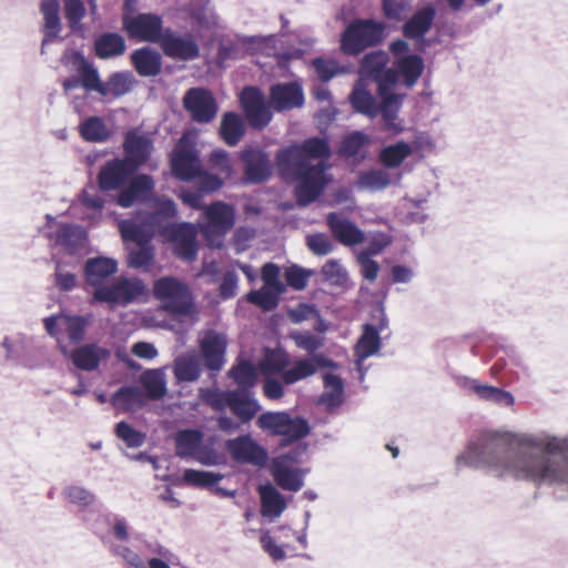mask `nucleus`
<instances>
[{"mask_svg":"<svg viewBox=\"0 0 568 568\" xmlns=\"http://www.w3.org/2000/svg\"><path fill=\"white\" fill-rule=\"evenodd\" d=\"M486 468L498 477H514L568 490V437L547 433L487 432L456 457V468Z\"/></svg>","mask_w":568,"mask_h":568,"instance_id":"1","label":"nucleus"},{"mask_svg":"<svg viewBox=\"0 0 568 568\" xmlns=\"http://www.w3.org/2000/svg\"><path fill=\"white\" fill-rule=\"evenodd\" d=\"M331 154L324 139L310 138L301 144H293L276 153L278 174L286 181L297 182V203L306 206L314 202L328 183L325 160Z\"/></svg>","mask_w":568,"mask_h":568,"instance_id":"2","label":"nucleus"},{"mask_svg":"<svg viewBox=\"0 0 568 568\" xmlns=\"http://www.w3.org/2000/svg\"><path fill=\"white\" fill-rule=\"evenodd\" d=\"M152 141L144 135L128 133L124 141L126 158L109 162V190L119 187L143 165L151 155Z\"/></svg>","mask_w":568,"mask_h":568,"instance_id":"3","label":"nucleus"},{"mask_svg":"<svg viewBox=\"0 0 568 568\" xmlns=\"http://www.w3.org/2000/svg\"><path fill=\"white\" fill-rule=\"evenodd\" d=\"M63 64L71 72L62 82L65 92L83 88L87 92L106 94V87L102 82L98 69L80 51L73 50L64 54Z\"/></svg>","mask_w":568,"mask_h":568,"instance_id":"4","label":"nucleus"},{"mask_svg":"<svg viewBox=\"0 0 568 568\" xmlns=\"http://www.w3.org/2000/svg\"><path fill=\"white\" fill-rule=\"evenodd\" d=\"M385 38V24L372 19L351 22L341 37V49L349 55H357L365 49L379 44Z\"/></svg>","mask_w":568,"mask_h":568,"instance_id":"5","label":"nucleus"},{"mask_svg":"<svg viewBox=\"0 0 568 568\" xmlns=\"http://www.w3.org/2000/svg\"><path fill=\"white\" fill-rule=\"evenodd\" d=\"M256 425L270 435L282 436L286 443L301 440L311 433L307 419L292 416L287 412L262 413L257 417Z\"/></svg>","mask_w":568,"mask_h":568,"instance_id":"6","label":"nucleus"},{"mask_svg":"<svg viewBox=\"0 0 568 568\" xmlns=\"http://www.w3.org/2000/svg\"><path fill=\"white\" fill-rule=\"evenodd\" d=\"M235 213L231 205L216 201L203 207L199 229L211 247L220 248L225 234L234 226Z\"/></svg>","mask_w":568,"mask_h":568,"instance_id":"7","label":"nucleus"},{"mask_svg":"<svg viewBox=\"0 0 568 568\" xmlns=\"http://www.w3.org/2000/svg\"><path fill=\"white\" fill-rule=\"evenodd\" d=\"M62 495L79 507L81 519L95 535L104 540V525L106 518L101 511L102 504H98L95 495L79 485H69L63 488Z\"/></svg>","mask_w":568,"mask_h":568,"instance_id":"8","label":"nucleus"},{"mask_svg":"<svg viewBox=\"0 0 568 568\" xmlns=\"http://www.w3.org/2000/svg\"><path fill=\"white\" fill-rule=\"evenodd\" d=\"M388 61V54L382 50L365 54L361 61L359 81L376 82L378 93L393 90L397 83V73L393 68H387Z\"/></svg>","mask_w":568,"mask_h":568,"instance_id":"9","label":"nucleus"},{"mask_svg":"<svg viewBox=\"0 0 568 568\" xmlns=\"http://www.w3.org/2000/svg\"><path fill=\"white\" fill-rule=\"evenodd\" d=\"M161 308L173 316H195L197 308L190 286H153Z\"/></svg>","mask_w":568,"mask_h":568,"instance_id":"10","label":"nucleus"},{"mask_svg":"<svg viewBox=\"0 0 568 568\" xmlns=\"http://www.w3.org/2000/svg\"><path fill=\"white\" fill-rule=\"evenodd\" d=\"M152 211L142 219L130 220L136 231H152V237L158 232L166 236L173 229L172 220L176 215L175 203L170 199L155 197L152 200Z\"/></svg>","mask_w":568,"mask_h":568,"instance_id":"11","label":"nucleus"},{"mask_svg":"<svg viewBox=\"0 0 568 568\" xmlns=\"http://www.w3.org/2000/svg\"><path fill=\"white\" fill-rule=\"evenodd\" d=\"M122 20L128 36L140 42L159 43L166 29L156 13L124 14Z\"/></svg>","mask_w":568,"mask_h":568,"instance_id":"12","label":"nucleus"},{"mask_svg":"<svg viewBox=\"0 0 568 568\" xmlns=\"http://www.w3.org/2000/svg\"><path fill=\"white\" fill-rule=\"evenodd\" d=\"M164 55L178 61H192L200 57V47L195 37L190 32H178L166 28L163 38L158 43Z\"/></svg>","mask_w":568,"mask_h":568,"instance_id":"13","label":"nucleus"},{"mask_svg":"<svg viewBox=\"0 0 568 568\" xmlns=\"http://www.w3.org/2000/svg\"><path fill=\"white\" fill-rule=\"evenodd\" d=\"M1 347L6 351V361L29 368L37 365L36 357L42 354L43 348L33 337L21 334L6 336Z\"/></svg>","mask_w":568,"mask_h":568,"instance_id":"14","label":"nucleus"},{"mask_svg":"<svg viewBox=\"0 0 568 568\" xmlns=\"http://www.w3.org/2000/svg\"><path fill=\"white\" fill-rule=\"evenodd\" d=\"M199 346L203 366L214 375L221 372L226 363V335L214 329H207L200 337Z\"/></svg>","mask_w":568,"mask_h":568,"instance_id":"15","label":"nucleus"},{"mask_svg":"<svg viewBox=\"0 0 568 568\" xmlns=\"http://www.w3.org/2000/svg\"><path fill=\"white\" fill-rule=\"evenodd\" d=\"M119 227L123 240L135 244L129 253L130 265L139 268L150 264L153 258L152 231H136L131 221H121Z\"/></svg>","mask_w":568,"mask_h":568,"instance_id":"16","label":"nucleus"},{"mask_svg":"<svg viewBox=\"0 0 568 568\" xmlns=\"http://www.w3.org/2000/svg\"><path fill=\"white\" fill-rule=\"evenodd\" d=\"M199 226L182 222L174 224L165 236L172 243L174 254L182 261L193 262L199 252L197 231Z\"/></svg>","mask_w":568,"mask_h":568,"instance_id":"17","label":"nucleus"},{"mask_svg":"<svg viewBox=\"0 0 568 568\" xmlns=\"http://www.w3.org/2000/svg\"><path fill=\"white\" fill-rule=\"evenodd\" d=\"M183 106L197 123H210L217 113L213 94L204 88H191L183 97Z\"/></svg>","mask_w":568,"mask_h":568,"instance_id":"18","label":"nucleus"},{"mask_svg":"<svg viewBox=\"0 0 568 568\" xmlns=\"http://www.w3.org/2000/svg\"><path fill=\"white\" fill-rule=\"evenodd\" d=\"M225 449L239 464L264 466L267 460L266 450L248 434L227 439Z\"/></svg>","mask_w":568,"mask_h":568,"instance_id":"19","label":"nucleus"},{"mask_svg":"<svg viewBox=\"0 0 568 568\" xmlns=\"http://www.w3.org/2000/svg\"><path fill=\"white\" fill-rule=\"evenodd\" d=\"M457 384L464 390L475 395L478 399L491 403L499 407H511L515 404V397L510 392L493 385L484 384L476 378L458 376Z\"/></svg>","mask_w":568,"mask_h":568,"instance_id":"20","label":"nucleus"},{"mask_svg":"<svg viewBox=\"0 0 568 568\" xmlns=\"http://www.w3.org/2000/svg\"><path fill=\"white\" fill-rule=\"evenodd\" d=\"M241 103L253 128L262 129L272 120V112L265 103L263 93L254 87H246L241 93Z\"/></svg>","mask_w":568,"mask_h":568,"instance_id":"21","label":"nucleus"},{"mask_svg":"<svg viewBox=\"0 0 568 568\" xmlns=\"http://www.w3.org/2000/svg\"><path fill=\"white\" fill-rule=\"evenodd\" d=\"M304 100L303 88L296 81L275 83L270 89L268 104L277 112L301 108Z\"/></svg>","mask_w":568,"mask_h":568,"instance_id":"22","label":"nucleus"},{"mask_svg":"<svg viewBox=\"0 0 568 568\" xmlns=\"http://www.w3.org/2000/svg\"><path fill=\"white\" fill-rule=\"evenodd\" d=\"M47 237L71 255L84 250L88 244L87 231L72 223H59L57 230L48 233Z\"/></svg>","mask_w":568,"mask_h":568,"instance_id":"23","label":"nucleus"},{"mask_svg":"<svg viewBox=\"0 0 568 568\" xmlns=\"http://www.w3.org/2000/svg\"><path fill=\"white\" fill-rule=\"evenodd\" d=\"M245 176L251 183H262L272 173V164L267 153L260 148L247 146L241 152Z\"/></svg>","mask_w":568,"mask_h":568,"instance_id":"24","label":"nucleus"},{"mask_svg":"<svg viewBox=\"0 0 568 568\" xmlns=\"http://www.w3.org/2000/svg\"><path fill=\"white\" fill-rule=\"evenodd\" d=\"M381 348V335L374 324L366 323L363 325V333L355 345V363L359 372V379L363 381L366 368L363 363L369 356L378 353Z\"/></svg>","mask_w":568,"mask_h":568,"instance_id":"25","label":"nucleus"},{"mask_svg":"<svg viewBox=\"0 0 568 568\" xmlns=\"http://www.w3.org/2000/svg\"><path fill=\"white\" fill-rule=\"evenodd\" d=\"M326 222L336 240L346 246L361 244L365 240L364 232L355 223L338 213H328Z\"/></svg>","mask_w":568,"mask_h":568,"instance_id":"26","label":"nucleus"},{"mask_svg":"<svg viewBox=\"0 0 568 568\" xmlns=\"http://www.w3.org/2000/svg\"><path fill=\"white\" fill-rule=\"evenodd\" d=\"M171 164L174 176L182 181H191L202 173L200 159L193 150L181 149L175 151Z\"/></svg>","mask_w":568,"mask_h":568,"instance_id":"27","label":"nucleus"},{"mask_svg":"<svg viewBox=\"0 0 568 568\" xmlns=\"http://www.w3.org/2000/svg\"><path fill=\"white\" fill-rule=\"evenodd\" d=\"M232 399L230 403L231 412L242 422H251L260 412L261 405L254 397L252 390L232 389Z\"/></svg>","mask_w":568,"mask_h":568,"instance_id":"28","label":"nucleus"},{"mask_svg":"<svg viewBox=\"0 0 568 568\" xmlns=\"http://www.w3.org/2000/svg\"><path fill=\"white\" fill-rule=\"evenodd\" d=\"M64 356L71 358L73 365L82 371H93L98 367L104 349L95 344H85L69 352L65 346H60Z\"/></svg>","mask_w":568,"mask_h":568,"instance_id":"29","label":"nucleus"},{"mask_svg":"<svg viewBox=\"0 0 568 568\" xmlns=\"http://www.w3.org/2000/svg\"><path fill=\"white\" fill-rule=\"evenodd\" d=\"M131 61L141 77H155L161 72L162 55L151 47H143L133 51Z\"/></svg>","mask_w":568,"mask_h":568,"instance_id":"30","label":"nucleus"},{"mask_svg":"<svg viewBox=\"0 0 568 568\" xmlns=\"http://www.w3.org/2000/svg\"><path fill=\"white\" fill-rule=\"evenodd\" d=\"M436 16V10L432 6L417 10L412 18L403 26V33L412 40H423L429 31Z\"/></svg>","mask_w":568,"mask_h":568,"instance_id":"31","label":"nucleus"},{"mask_svg":"<svg viewBox=\"0 0 568 568\" xmlns=\"http://www.w3.org/2000/svg\"><path fill=\"white\" fill-rule=\"evenodd\" d=\"M424 60L418 54H406L405 57L395 59L394 70L397 78H403V83L407 88L414 87L424 71Z\"/></svg>","mask_w":568,"mask_h":568,"instance_id":"32","label":"nucleus"},{"mask_svg":"<svg viewBox=\"0 0 568 568\" xmlns=\"http://www.w3.org/2000/svg\"><path fill=\"white\" fill-rule=\"evenodd\" d=\"M378 94L382 99L381 105L378 104V114L381 113L385 126L394 132L402 131L397 119L405 95L393 93L392 90Z\"/></svg>","mask_w":568,"mask_h":568,"instance_id":"33","label":"nucleus"},{"mask_svg":"<svg viewBox=\"0 0 568 568\" xmlns=\"http://www.w3.org/2000/svg\"><path fill=\"white\" fill-rule=\"evenodd\" d=\"M203 440L204 434L200 429L179 430L175 435V455L182 459H193Z\"/></svg>","mask_w":568,"mask_h":568,"instance_id":"34","label":"nucleus"},{"mask_svg":"<svg viewBox=\"0 0 568 568\" xmlns=\"http://www.w3.org/2000/svg\"><path fill=\"white\" fill-rule=\"evenodd\" d=\"M349 101L355 112L371 119L378 115V103L373 94L366 89L363 81H357L349 94Z\"/></svg>","mask_w":568,"mask_h":568,"instance_id":"35","label":"nucleus"},{"mask_svg":"<svg viewBox=\"0 0 568 568\" xmlns=\"http://www.w3.org/2000/svg\"><path fill=\"white\" fill-rule=\"evenodd\" d=\"M111 403L119 409L133 412L145 405L146 396L136 386H123L113 394Z\"/></svg>","mask_w":568,"mask_h":568,"instance_id":"36","label":"nucleus"},{"mask_svg":"<svg viewBox=\"0 0 568 568\" xmlns=\"http://www.w3.org/2000/svg\"><path fill=\"white\" fill-rule=\"evenodd\" d=\"M261 513L264 517L276 518L286 508V503L278 490L271 484L260 487Z\"/></svg>","mask_w":568,"mask_h":568,"instance_id":"37","label":"nucleus"},{"mask_svg":"<svg viewBox=\"0 0 568 568\" xmlns=\"http://www.w3.org/2000/svg\"><path fill=\"white\" fill-rule=\"evenodd\" d=\"M144 395L148 399L159 400L168 392L165 375L162 369H146L140 377Z\"/></svg>","mask_w":568,"mask_h":568,"instance_id":"38","label":"nucleus"},{"mask_svg":"<svg viewBox=\"0 0 568 568\" xmlns=\"http://www.w3.org/2000/svg\"><path fill=\"white\" fill-rule=\"evenodd\" d=\"M244 133L245 126L240 114L235 112H226L223 114L220 125V135L227 145L235 146L242 140Z\"/></svg>","mask_w":568,"mask_h":568,"instance_id":"39","label":"nucleus"},{"mask_svg":"<svg viewBox=\"0 0 568 568\" xmlns=\"http://www.w3.org/2000/svg\"><path fill=\"white\" fill-rule=\"evenodd\" d=\"M106 191V162L100 164L98 172V186L90 183L82 191V204L88 210L101 212L103 209V199L98 196V191Z\"/></svg>","mask_w":568,"mask_h":568,"instance_id":"40","label":"nucleus"},{"mask_svg":"<svg viewBox=\"0 0 568 568\" xmlns=\"http://www.w3.org/2000/svg\"><path fill=\"white\" fill-rule=\"evenodd\" d=\"M202 373L200 358L195 354H185L174 361V376L181 383L199 379Z\"/></svg>","mask_w":568,"mask_h":568,"instance_id":"41","label":"nucleus"},{"mask_svg":"<svg viewBox=\"0 0 568 568\" xmlns=\"http://www.w3.org/2000/svg\"><path fill=\"white\" fill-rule=\"evenodd\" d=\"M40 9L44 18L43 43H45L55 39L61 31L60 6L58 0H42Z\"/></svg>","mask_w":568,"mask_h":568,"instance_id":"42","label":"nucleus"},{"mask_svg":"<svg viewBox=\"0 0 568 568\" xmlns=\"http://www.w3.org/2000/svg\"><path fill=\"white\" fill-rule=\"evenodd\" d=\"M286 288L287 286H261L260 290L247 294V301L268 312L278 305L280 296L286 292Z\"/></svg>","mask_w":568,"mask_h":568,"instance_id":"43","label":"nucleus"},{"mask_svg":"<svg viewBox=\"0 0 568 568\" xmlns=\"http://www.w3.org/2000/svg\"><path fill=\"white\" fill-rule=\"evenodd\" d=\"M227 375L237 385L236 389L252 390L257 381L254 365L246 359L240 361L236 365L232 366Z\"/></svg>","mask_w":568,"mask_h":568,"instance_id":"44","label":"nucleus"},{"mask_svg":"<svg viewBox=\"0 0 568 568\" xmlns=\"http://www.w3.org/2000/svg\"><path fill=\"white\" fill-rule=\"evenodd\" d=\"M276 484L284 490L296 493L304 485L301 469H293L287 466L276 465L273 471Z\"/></svg>","mask_w":568,"mask_h":568,"instance_id":"45","label":"nucleus"},{"mask_svg":"<svg viewBox=\"0 0 568 568\" xmlns=\"http://www.w3.org/2000/svg\"><path fill=\"white\" fill-rule=\"evenodd\" d=\"M256 41V38L242 37L236 39H223L221 40L217 49V58L221 63L226 60L239 59L244 54V50L247 44Z\"/></svg>","mask_w":568,"mask_h":568,"instance_id":"46","label":"nucleus"},{"mask_svg":"<svg viewBox=\"0 0 568 568\" xmlns=\"http://www.w3.org/2000/svg\"><path fill=\"white\" fill-rule=\"evenodd\" d=\"M412 146L399 141L382 149L379 159L386 168H397L412 154Z\"/></svg>","mask_w":568,"mask_h":568,"instance_id":"47","label":"nucleus"},{"mask_svg":"<svg viewBox=\"0 0 568 568\" xmlns=\"http://www.w3.org/2000/svg\"><path fill=\"white\" fill-rule=\"evenodd\" d=\"M290 364V355L283 349H267L262 362L264 375L284 374Z\"/></svg>","mask_w":568,"mask_h":568,"instance_id":"48","label":"nucleus"},{"mask_svg":"<svg viewBox=\"0 0 568 568\" xmlns=\"http://www.w3.org/2000/svg\"><path fill=\"white\" fill-rule=\"evenodd\" d=\"M79 133L84 141L103 142L106 140V125L102 118L90 116L80 123Z\"/></svg>","mask_w":568,"mask_h":568,"instance_id":"49","label":"nucleus"},{"mask_svg":"<svg viewBox=\"0 0 568 568\" xmlns=\"http://www.w3.org/2000/svg\"><path fill=\"white\" fill-rule=\"evenodd\" d=\"M390 184V175L382 169L368 170L359 174L358 186L369 191H381Z\"/></svg>","mask_w":568,"mask_h":568,"instance_id":"50","label":"nucleus"},{"mask_svg":"<svg viewBox=\"0 0 568 568\" xmlns=\"http://www.w3.org/2000/svg\"><path fill=\"white\" fill-rule=\"evenodd\" d=\"M88 324L89 317L87 316L64 315L61 318V329L67 333L72 344H79L83 341Z\"/></svg>","mask_w":568,"mask_h":568,"instance_id":"51","label":"nucleus"},{"mask_svg":"<svg viewBox=\"0 0 568 568\" xmlns=\"http://www.w3.org/2000/svg\"><path fill=\"white\" fill-rule=\"evenodd\" d=\"M312 67L315 71L317 78L322 82H328L334 77L348 72L347 67L339 65L333 59H325V58H321V57L312 60Z\"/></svg>","mask_w":568,"mask_h":568,"instance_id":"52","label":"nucleus"},{"mask_svg":"<svg viewBox=\"0 0 568 568\" xmlns=\"http://www.w3.org/2000/svg\"><path fill=\"white\" fill-rule=\"evenodd\" d=\"M316 373V366L308 358H301L294 365L287 368L283 374V383L285 385L295 384L302 379L313 376Z\"/></svg>","mask_w":568,"mask_h":568,"instance_id":"53","label":"nucleus"},{"mask_svg":"<svg viewBox=\"0 0 568 568\" xmlns=\"http://www.w3.org/2000/svg\"><path fill=\"white\" fill-rule=\"evenodd\" d=\"M223 477L220 473L196 469H186L183 474V479L187 484L201 488H214Z\"/></svg>","mask_w":568,"mask_h":568,"instance_id":"54","label":"nucleus"},{"mask_svg":"<svg viewBox=\"0 0 568 568\" xmlns=\"http://www.w3.org/2000/svg\"><path fill=\"white\" fill-rule=\"evenodd\" d=\"M202 400L207 404L215 412H224L230 407L232 399V390H220L211 388L200 389Z\"/></svg>","mask_w":568,"mask_h":568,"instance_id":"55","label":"nucleus"},{"mask_svg":"<svg viewBox=\"0 0 568 568\" xmlns=\"http://www.w3.org/2000/svg\"><path fill=\"white\" fill-rule=\"evenodd\" d=\"M128 187L135 195L138 202H146L153 200L154 181L148 174H140L133 178Z\"/></svg>","mask_w":568,"mask_h":568,"instance_id":"56","label":"nucleus"},{"mask_svg":"<svg viewBox=\"0 0 568 568\" xmlns=\"http://www.w3.org/2000/svg\"><path fill=\"white\" fill-rule=\"evenodd\" d=\"M118 438L129 448L141 447L146 438L145 433L136 430L126 422H120L115 427Z\"/></svg>","mask_w":568,"mask_h":568,"instance_id":"57","label":"nucleus"},{"mask_svg":"<svg viewBox=\"0 0 568 568\" xmlns=\"http://www.w3.org/2000/svg\"><path fill=\"white\" fill-rule=\"evenodd\" d=\"M291 339L294 341L295 345L308 354L315 353L317 349L323 347L324 338L316 336L313 333L305 331H293L290 333Z\"/></svg>","mask_w":568,"mask_h":568,"instance_id":"58","label":"nucleus"},{"mask_svg":"<svg viewBox=\"0 0 568 568\" xmlns=\"http://www.w3.org/2000/svg\"><path fill=\"white\" fill-rule=\"evenodd\" d=\"M135 82V77L130 71L114 73L109 78V91L120 97L129 93Z\"/></svg>","mask_w":568,"mask_h":568,"instance_id":"59","label":"nucleus"},{"mask_svg":"<svg viewBox=\"0 0 568 568\" xmlns=\"http://www.w3.org/2000/svg\"><path fill=\"white\" fill-rule=\"evenodd\" d=\"M115 551L121 555L130 566L134 568H170L162 560L156 559H149L145 564L139 554L129 549L128 547H118Z\"/></svg>","mask_w":568,"mask_h":568,"instance_id":"60","label":"nucleus"},{"mask_svg":"<svg viewBox=\"0 0 568 568\" xmlns=\"http://www.w3.org/2000/svg\"><path fill=\"white\" fill-rule=\"evenodd\" d=\"M87 284H98L106 278V257L89 258L84 266Z\"/></svg>","mask_w":568,"mask_h":568,"instance_id":"61","label":"nucleus"},{"mask_svg":"<svg viewBox=\"0 0 568 568\" xmlns=\"http://www.w3.org/2000/svg\"><path fill=\"white\" fill-rule=\"evenodd\" d=\"M366 143V135L359 131L347 134L339 149V153L346 158L355 156Z\"/></svg>","mask_w":568,"mask_h":568,"instance_id":"62","label":"nucleus"},{"mask_svg":"<svg viewBox=\"0 0 568 568\" xmlns=\"http://www.w3.org/2000/svg\"><path fill=\"white\" fill-rule=\"evenodd\" d=\"M193 459L205 466H216L223 464L224 456L216 452L213 444L203 440Z\"/></svg>","mask_w":568,"mask_h":568,"instance_id":"63","label":"nucleus"},{"mask_svg":"<svg viewBox=\"0 0 568 568\" xmlns=\"http://www.w3.org/2000/svg\"><path fill=\"white\" fill-rule=\"evenodd\" d=\"M64 17L71 29H75L85 14L84 3L81 0H63Z\"/></svg>","mask_w":568,"mask_h":568,"instance_id":"64","label":"nucleus"}]
</instances>
